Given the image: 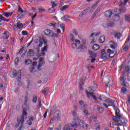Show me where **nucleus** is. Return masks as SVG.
<instances>
[{"label":"nucleus","mask_w":130,"mask_h":130,"mask_svg":"<svg viewBox=\"0 0 130 130\" xmlns=\"http://www.w3.org/2000/svg\"><path fill=\"white\" fill-rule=\"evenodd\" d=\"M105 103L108 105V106H112L115 101L114 100L110 99H108L105 101Z\"/></svg>","instance_id":"10"},{"label":"nucleus","mask_w":130,"mask_h":130,"mask_svg":"<svg viewBox=\"0 0 130 130\" xmlns=\"http://www.w3.org/2000/svg\"><path fill=\"white\" fill-rule=\"evenodd\" d=\"M47 112H48V110H46L45 113L44 114V118H46V116H47Z\"/></svg>","instance_id":"52"},{"label":"nucleus","mask_w":130,"mask_h":130,"mask_svg":"<svg viewBox=\"0 0 130 130\" xmlns=\"http://www.w3.org/2000/svg\"><path fill=\"white\" fill-rule=\"evenodd\" d=\"M121 92L122 93H125L126 92V88L125 87H122L121 88Z\"/></svg>","instance_id":"46"},{"label":"nucleus","mask_w":130,"mask_h":130,"mask_svg":"<svg viewBox=\"0 0 130 130\" xmlns=\"http://www.w3.org/2000/svg\"><path fill=\"white\" fill-rule=\"evenodd\" d=\"M114 37H115V38L119 39V38H120V37L121 36V34L120 32H116L114 34Z\"/></svg>","instance_id":"24"},{"label":"nucleus","mask_w":130,"mask_h":130,"mask_svg":"<svg viewBox=\"0 0 130 130\" xmlns=\"http://www.w3.org/2000/svg\"><path fill=\"white\" fill-rule=\"evenodd\" d=\"M83 113L85 114L86 116H88L89 115V112L87 110H84Z\"/></svg>","instance_id":"44"},{"label":"nucleus","mask_w":130,"mask_h":130,"mask_svg":"<svg viewBox=\"0 0 130 130\" xmlns=\"http://www.w3.org/2000/svg\"><path fill=\"white\" fill-rule=\"evenodd\" d=\"M82 44H81L77 48V50H78V52H82L84 51V50L87 49L86 47V40H82Z\"/></svg>","instance_id":"4"},{"label":"nucleus","mask_w":130,"mask_h":130,"mask_svg":"<svg viewBox=\"0 0 130 130\" xmlns=\"http://www.w3.org/2000/svg\"><path fill=\"white\" fill-rule=\"evenodd\" d=\"M24 99H25L24 104H27V103L28 102V97L25 96Z\"/></svg>","instance_id":"55"},{"label":"nucleus","mask_w":130,"mask_h":130,"mask_svg":"<svg viewBox=\"0 0 130 130\" xmlns=\"http://www.w3.org/2000/svg\"><path fill=\"white\" fill-rule=\"evenodd\" d=\"M19 17H20L19 18V19H22V18H24V17H25V15H24V14H20L19 15H18Z\"/></svg>","instance_id":"53"},{"label":"nucleus","mask_w":130,"mask_h":130,"mask_svg":"<svg viewBox=\"0 0 130 130\" xmlns=\"http://www.w3.org/2000/svg\"><path fill=\"white\" fill-rule=\"evenodd\" d=\"M98 12L95 11L93 14L92 15V16H91L92 19H94V18H95V17H96V15H98Z\"/></svg>","instance_id":"39"},{"label":"nucleus","mask_w":130,"mask_h":130,"mask_svg":"<svg viewBox=\"0 0 130 130\" xmlns=\"http://www.w3.org/2000/svg\"><path fill=\"white\" fill-rule=\"evenodd\" d=\"M125 21H126V22H129V20H130L129 15H126L125 16Z\"/></svg>","instance_id":"37"},{"label":"nucleus","mask_w":130,"mask_h":130,"mask_svg":"<svg viewBox=\"0 0 130 130\" xmlns=\"http://www.w3.org/2000/svg\"><path fill=\"white\" fill-rule=\"evenodd\" d=\"M86 93L88 98H90V95L91 96V92H87Z\"/></svg>","instance_id":"62"},{"label":"nucleus","mask_w":130,"mask_h":130,"mask_svg":"<svg viewBox=\"0 0 130 130\" xmlns=\"http://www.w3.org/2000/svg\"><path fill=\"white\" fill-rule=\"evenodd\" d=\"M79 104L80 105H83V104H84V102L83 101H79Z\"/></svg>","instance_id":"64"},{"label":"nucleus","mask_w":130,"mask_h":130,"mask_svg":"<svg viewBox=\"0 0 130 130\" xmlns=\"http://www.w3.org/2000/svg\"><path fill=\"white\" fill-rule=\"evenodd\" d=\"M4 16H5V17H7L8 18L9 17H11V16L13 15V12H11V13L5 12L4 13Z\"/></svg>","instance_id":"26"},{"label":"nucleus","mask_w":130,"mask_h":130,"mask_svg":"<svg viewBox=\"0 0 130 130\" xmlns=\"http://www.w3.org/2000/svg\"><path fill=\"white\" fill-rule=\"evenodd\" d=\"M54 119H55L56 118V119L57 120V121H59V119L60 118V117H59V114H55V113L54 114Z\"/></svg>","instance_id":"30"},{"label":"nucleus","mask_w":130,"mask_h":130,"mask_svg":"<svg viewBox=\"0 0 130 130\" xmlns=\"http://www.w3.org/2000/svg\"><path fill=\"white\" fill-rule=\"evenodd\" d=\"M84 83H85V77L82 76L80 79V82L79 83V88L80 90L83 91L84 88H83V85H84Z\"/></svg>","instance_id":"8"},{"label":"nucleus","mask_w":130,"mask_h":130,"mask_svg":"<svg viewBox=\"0 0 130 130\" xmlns=\"http://www.w3.org/2000/svg\"><path fill=\"white\" fill-rule=\"evenodd\" d=\"M105 41V37L104 36H102L99 39L100 43H103Z\"/></svg>","instance_id":"22"},{"label":"nucleus","mask_w":130,"mask_h":130,"mask_svg":"<svg viewBox=\"0 0 130 130\" xmlns=\"http://www.w3.org/2000/svg\"><path fill=\"white\" fill-rule=\"evenodd\" d=\"M70 38L71 40L73 41V42H75L77 43V44H80L81 43V41L79 40H75V36L73 34H70Z\"/></svg>","instance_id":"12"},{"label":"nucleus","mask_w":130,"mask_h":130,"mask_svg":"<svg viewBox=\"0 0 130 130\" xmlns=\"http://www.w3.org/2000/svg\"><path fill=\"white\" fill-rule=\"evenodd\" d=\"M60 26L61 28H62L63 32H64V25L63 24H61L60 25Z\"/></svg>","instance_id":"56"},{"label":"nucleus","mask_w":130,"mask_h":130,"mask_svg":"<svg viewBox=\"0 0 130 130\" xmlns=\"http://www.w3.org/2000/svg\"><path fill=\"white\" fill-rule=\"evenodd\" d=\"M128 1L129 0H125L124 2L123 3V2L120 1V4H119V7L120 8H123L124 7V6H125V5H126V4L127 3V2H128Z\"/></svg>","instance_id":"18"},{"label":"nucleus","mask_w":130,"mask_h":130,"mask_svg":"<svg viewBox=\"0 0 130 130\" xmlns=\"http://www.w3.org/2000/svg\"><path fill=\"white\" fill-rule=\"evenodd\" d=\"M29 71L30 73H36V70H35V67L34 66H31L29 68Z\"/></svg>","instance_id":"25"},{"label":"nucleus","mask_w":130,"mask_h":130,"mask_svg":"<svg viewBox=\"0 0 130 130\" xmlns=\"http://www.w3.org/2000/svg\"><path fill=\"white\" fill-rule=\"evenodd\" d=\"M122 85L124 86V87H128V83H125L124 81L122 83Z\"/></svg>","instance_id":"49"},{"label":"nucleus","mask_w":130,"mask_h":130,"mask_svg":"<svg viewBox=\"0 0 130 130\" xmlns=\"http://www.w3.org/2000/svg\"><path fill=\"white\" fill-rule=\"evenodd\" d=\"M91 97H92L93 100L97 101V98L94 95V92H91Z\"/></svg>","instance_id":"35"},{"label":"nucleus","mask_w":130,"mask_h":130,"mask_svg":"<svg viewBox=\"0 0 130 130\" xmlns=\"http://www.w3.org/2000/svg\"><path fill=\"white\" fill-rule=\"evenodd\" d=\"M12 74L13 76V78L17 76L18 85L21 86L22 85V82H21V70H19L17 73V71L13 69L12 72Z\"/></svg>","instance_id":"3"},{"label":"nucleus","mask_w":130,"mask_h":130,"mask_svg":"<svg viewBox=\"0 0 130 130\" xmlns=\"http://www.w3.org/2000/svg\"><path fill=\"white\" fill-rule=\"evenodd\" d=\"M48 91H49V88L48 87H46L44 90H42V93L44 95H47L46 93H48Z\"/></svg>","instance_id":"21"},{"label":"nucleus","mask_w":130,"mask_h":130,"mask_svg":"<svg viewBox=\"0 0 130 130\" xmlns=\"http://www.w3.org/2000/svg\"><path fill=\"white\" fill-rule=\"evenodd\" d=\"M2 21H6V18L3 15L0 14V23L2 22Z\"/></svg>","instance_id":"38"},{"label":"nucleus","mask_w":130,"mask_h":130,"mask_svg":"<svg viewBox=\"0 0 130 130\" xmlns=\"http://www.w3.org/2000/svg\"><path fill=\"white\" fill-rule=\"evenodd\" d=\"M98 5V2H96L92 7V9H95V8Z\"/></svg>","instance_id":"57"},{"label":"nucleus","mask_w":130,"mask_h":130,"mask_svg":"<svg viewBox=\"0 0 130 130\" xmlns=\"http://www.w3.org/2000/svg\"><path fill=\"white\" fill-rule=\"evenodd\" d=\"M111 43H113V45H110V47L113 49H115L117 48V43L113 42L112 41H110Z\"/></svg>","instance_id":"16"},{"label":"nucleus","mask_w":130,"mask_h":130,"mask_svg":"<svg viewBox=\"0 0 130 130\" xmlns=\"http://www.w3.org/2000/svg\"><path fill=\"white\" fill-rule=\"evenodd\" d=\"M103 105H104V106L106 108H108V105L106 104L105 103H104L103 104Z\"/></svg>","instance_id":"60"},{"label":"nucleus","mask_w":130,"mask_h":130,"mask_svg":"<svg viewBox=\"0 0 130 130\" xmlns=\"http://www.w3.org/2000/svg\"><path fill=\"white\" fill-rule=\"evenodd\" d=\"M69 5H65L60 8V11H65V10H67L68 8H69Z\"/></svg>","instance_id":"32"},{"label":"nucleus","mask_w":130,"mask_h":130,"mask_svg":"<svg viewBox=\"0 0 130 130\" xmlns=\"http://www.w3.org/2000/svg\"><path fill=\"white\" fill-rule=\"evenodd\" d=\"M128 45H125L123 46V50H124V51H126V50H127L128 49Z\"/></svg>","instance_id":"34"},{"label":"nucleus","mask_w":130,"mask_h":130,"mask_svg":"<svg viewBox=\"0 0 130 130\" xmlns=\"http://www.w3.org/2000/svg\"><path fill=\"white\" fill-rule=\"evenodd\" d=\"M45 59V58H44V57H40V59H39V62L40 63H41L43 64H44L45 63V61H43Z\"/></svg>","instance_id":"31"},{"label":"nucleus","mask_w":130,"mask_h":130,"mask_svg":"<svg viewBox=\"0 0 130 130\" xmlns=\"http://www.w3.org/2000/svg\"><path fill=\"white\" fill-rule=\"evenodd\" d=\"M112 15V11L111 10H109L105 12V16L107 18H110Z\"/></svg>","instance_id":"14"},{"label":"nucleus","mask_w":130,"mask_h":130,"mask_svg":"<svg viewBox=\"0 0 130 130\" xmlns=\"http://www.w3.org/2000/svg\"><path fill=\"white\" fill-rule=\"evenodd\" d=\"M18 12H21V13H24L23 9L21 8V6H19Z\"/></svg>","instance_id":"51"},{"label":"nucleus","mask_w":130,"mask_h":130,"mask_svg":"<svg viewBox=\"0 0 130 130\" xmlns=\"http://www.w3.org/2000/svg\"><path fill=\"white\" fill-rule=\"evenodd\" d=\"M89 58H94L97 56V53H94L93 51H89Z\"/></svg>","instance_id":"15"},{"label":"nucleus","mask_w":130,"mask_h":130,"mask_svg":"<svg viewBox=\"0 0 130 130\" xmlns=\"http://www.w3.org/2000/svg\"><path fill=\"white\" fill-rule=\"evenodd\" d=\"M92 48L93 50H99L100 48V46L97 44H95L93 45Z\"/></svg>","instance_id":"19"},{"label":"nucleus","mask_w":130,"mask_h":130,"mask_svg":"<svg viewBox=\"0 0 130 130\" xmlns=\"http://www.w3.org/2000/svg\"><path fill=\"white\" fill-rule=\"evenodd\" d=\"M37 101V96H34L32 99V102H34V103H36Z\"/></svg>","instance_id":"43"},{"label":"nucleus","mask_w":130,"mask_h":130,"mask_svg":"<svg viewBox=\"0 0 130 130\" xmlns=\"http://www.w3.org/2000/svg\"><path fill=\"white\" fill-rule=\"evenodd\" d=\"M51 34L52 35H51L50 36L51 37H55L56 36V34L55 33L52 32Z\"/></svg>","instance_id":"59"},{"label":"nucleus","mask_w":130,"mask_h":130,"mask_svg":"<svg viewBox=\"0 0 130 130\" xmlns=\"http://www.w3.org/2000/svg\"><path fill=\"white\" fill-rule=\"evenodd\" d=\"M28 110H29V104H24V107L23 108L22 112V113H23V115H27V111H28Z\"/></svg>","instance_id":"11"},{"label":"nucleus","mask_w":130,"mask_h":130,"mask_svg":"<svg viewBox=\"0 0 130 130\" xmlns=\"http://www.w3.org/2000/svg\"><path fill=\"white\" fill-rule=\"evenodd\" d=\"M19 62V58L18 57H17L15 60V63L17 64Z\"/></svg>","instance_id":"54"},{"label":"nucleus","mask_w":130,"mask_h":130,"mask_svg":"<svg viewBox=\"0 0 130 130\" xmlns=\"http://www.w3.org/2000/svg\"><path fill=\"white\" fill-rule=\"evenodd\" d=\"M101 58L102 59H108L107 54L105 52V49H102L101 51Z\"/></svg>","instance_id":"7"},{"label":"nucleus","mask_w":130,"mask_h":130,"mask_svg":"<svg viewBox=\"0 0 130 130\" xmlns=\"http://www.w3.org/2000/svg\"><path fill=\"white\" fill-rule=\"evenodd\" d=\"M56 25V23H50L49 24V26H52L53 27H55V25Z\"/></svg>","instance_id":"50"},{"label":"nucleus","mask_w":130,"mask_h":130,"mask_svg":"<svg viewBox=\"0 0 130 130\" xmlns=\"http://www.w3.org/2000/svg\"><path fill=\"white\" fill-rule=\"evenodd\" d=\"M70 18V16L68 15H65L63 17H62L61 19L63 20V21H68V18Z\"/></svg>","instance_id":"36"},{"label":"nucleus","mask_w":130,"mask_h":130,"mask_svg":"<svg viewBox=\"0 0 130 130\" xmlns=\"http://www.w3.org/2000/svg\"><path fill=\"white\" fill-rule=\"evenodd\" d=\"M16 26L18 29H21V28H23V27H24V25L21 23V22L20 21L17 22Z\"/></svg>","instance_id":"23"},{"label":"nucleus","mask_w":130,"mask_h":130,"mask_svg":"<svg viewBox=\"0 0 130 130\" xmlns=\"http://www.w3.org/2000/svg\"><path fill=\"white\" fill-rule=\"evenodd\" d=\"M27 124H28V125H31L32 122H31L30 121H27Z\"/></svg>","instance_id":"63"},{"label":"nucleus","mask_w":130,"mask_h":130,"mask_svg":"<svg viewBox=\"0 0 130 130\" xmlns=\"http://www.w3.org/2000/svg\"><path fill=\"white\" fill-rule=\"evenodd\" d=\"M43 43L45 46L42 50V56H44V55H45V52H44L47 51V48H48V46H47V40L40 37L39 44L38 45V47H42V45H43Z\"/></svg>","instance_id":"2"},{"label":"nucleus","mask_w":130,"mask_h":130,"mask_svg":"<svg viewBox=\"0 0 130 130\" xmlns=\"http://www.w3.org/2000/svg\"><path fill=\"white\" fill-rule=\"evenodd\" d=\"M27 118V115H24L23 113H22V115L20 119V122H21V124L23 125L24 122H25V119Z\"/></svg>","instance_id":"13"},{"label":"nucleus","mask_w":130,"mask_h":130,"mask_svg":"<svg viewBox=\"0 0 130 130\" xmlns=\"http://www.w3.org/2000/svg\"><path fill=\"white\" fill-rule=\"evenodd\" d=\"M28 53L29 54H33V53H34V50L31 49H29Z\"/></svg>","instance_id":"45"},{"label":"nucleus","mask_w":130,"mask_h":130,"mask_svg":"<svg viewBox=\"0 0 130 130\" xmlns=\"http://www.w3.org/2000/svg\"><path fill=\"white\" fill-rule=\"evenodd\" d=\"M128 42H129V36L128 37L127 39L125 41L124 45H126L127 43H128Z\"/></svg>","instance_id":"42"},{"label":"nucleus","mask_w":130,"mask_h":130,"mask_svg":"<svg viewBox=\"0 0 130 130\" xmlns=\"http://www.w3.org/2000/svg\"><path fill=\"white\" fill-rule=\"evenodd\" d=\"M130 105V95H128V103H127V110L128 112H130L129 105Z\"/></svg>","instance_id":"20"},{"label":"nucleus","mask_w":130,"mask_h":130,"mask_svg":"<svg viewBox=\"0 0 130 130\" xmlns=\"http://www.w3.org/2000/svg\"><path fill=\"white\" fill-rule=\"evenodd\" d=\"M32 63V60L28 59L25 61V64H31Z\"/></svg>","instance_id":"27"},{"label":"nucleus","mask_w":130,"mask_h":130,"mask_svg":"<svg viewBox=\"0 0 130 130\" xmlns=\"http://www.w3.org/2000/svg\"><path fill=\"white\" fill-rule=\"evenodd\" d=\"M73 116L75 117L74 118V123H71V126L74 128H77L78 126L80 127H83L85 128V122L82 119H80L79 117L77 116V113L75 111L73 112Z\"/></svg>","instance_id":"1"},{"label":"nucleus","mask_w":130,"mask_h":130,"mask_svg":"<svg viewBox=\"0 0 130 130\" xmlns=\"http://www.w3.org/2000/svg\"><path fill=\"white\" fill-rule=\"evenodd\" d=\"M120 81H121V82H123V83L124 82V76H120Z\"/></svg>","instance_id":"47"},{"label":"nucleus","mask_w":130,"mask_h":130,"mask_svg":"<svg viewBox=\"0 0 130 130\" xmlns=\"http://www.w3.org/2000/svg\"><path fill=\"white\" fill-rule=\"evenodd\" d=\"M92 59H91V62L93 63V62H95V60H96V58H91Z\"/></svg>","instance_id":"61"},{"label":"nucleus","mask_w":130,"mask_h":130,"mask_svg":"<svg viewBox=\"0 0 130 130\" xmlns=\"http://www.w3.org/2000/svg\"><path fill=\"white\" fill-rule=\"evenodd\" d=\"M45 9H44L43 8L39 9V13H42V12H45Z\"/></svg>","instance_id":"58"},{"label":"nucleus","mask_w":130,"mask_h":130,"mask_svg":"<svg viewBox=\"0 0 130 130\" xmlns=\"http://www.w3.org/2000/svg\"><path fill=\"white\" fill-rule=\"evenodd\" d=\"M21 33H22V35H23V36L28 35V32H27L26 30H23Z\"/></svg>","instance_id":"40"},{"label":"nucleus","mask_w":130,"mask_h":130,"mask_svg":"<svg viewBox=\"0 0 130 130\" xmlns=\"http://www.w3.org/2000/svg\"><path fill=\"white\" fill-rule=\"evenodd\" d=\"M57 1H56L55 2H51V4L52 5V8L53 9L54 8H55V7H56L57 6Z\"/></svg>","instance_id":"28"},{"label":"nucleus","mask_w":130,"mask_h":130,"mask_svg":"<svg viewBox=\"0 0 130 130\" xmlns=\"http://www.w3.org/2000/svg\"><path fill=\"white\" fill-rule=\"evenodd\" d=\"M118 120H119L118 122L120 121V122L122 123L121 124L120 123H118L115 124V125H117L118 126H121L122 125H123V126L125 125V124L126 123V122H127L126 119L123 118L122 115L120 116V118H118Z\"/></svg>","instance_id":"5"},{"label":"nucleus","mask_w":130,"mask_h":130,"mask_svg":"<svg viewBox=\"0 0 130 130\" xmlns=\"http://www.w3.org/2000/svg\"><path fill=\"white\" fill-rule=\"evenodd\" d=\"M72 48H77V43H73L72 44Z\"/></svg>","instance_id":"48"},{"label":"nucleus","mask_w":130,"mask_h":130,"mask_svg":"<svg viewBox=\"0 0 130 130\" xmlns=\"http://www.w3.org/2000/svg\"><path fill=\"white\" fill-rule=\"evenodd\" d=\"M107 53H109L108 55V57L110 58H113V57H114V56H115V54H116V52L114 53L113 51L111 50L110 49L107 50Z\"/></svg>","instance_id":"9"},{"label":"nucleus","mask_w":130,"mask_h":130,"mask_svg":"<svg viewBox=\"0 0 130 130\" xmlns=\"http://www.w3.org/2000/svg\"><path fill=\"white\" fill-rule=\"evenodd\" d=\"M107 26H108V27H114V26H115V24H114V23L112 22H110L107 23Z\"/></svg>","instance_id":"29"},{"label":"nucleus","mask_w":130,"mask_h":130,"mask_svg":"<svg viewBox=\"0 0 130 130\" xmlns=\"http://www.w3.org/2000/svg\"><path fill=\"white\" fill-rule=\"evenodd\" d=\"M98 110L100 113H102L103 112V108L100 106H98Z\"/></svg>","instance_id":"33"},{"label":"nucleus","mask_w":130,"mask_h":130,"mask_svg":"<svg viewBox=\"0 0 130 130\" xmlns=\"http://www.w3.org/2000/svg\"><path fill=\"white\" fill-rule=\"evenodd\" d=\"M119 109H117L115 111V114L116 116H114L113 117V120L114 121V122H118V118H120V116H121V115L119 114Z\"/></svg>","instance_id":"6"},{"label":"nucleus","mask_w":130,"mask_h":130,"mask_svg":"<svg viewBox=\"0 0 130 130\" xmlns=\"http://www.w3.org/2000/svg\"><path fill=\"white\" fill-rule=\"evenodd\" d=\"M125 71L127 73H128L129 74V66H126L125 67Z\"/></svg>","instance_id":"41"},{"label":"nucleus","mask_w":130,"mask_h":130,"mask_svg":"<svg viewBox=\"0 0 130 130\" xmlns=\"http://www.w3.org/2000/svg\"><path fill=\"white\" fill-rule=\"evenodd\" d=\"M44 32L45 33V35H47V36L50 37L51 34L52 33V31H51V30L46 29L44 30Z\"/></svg>","instance_id":"17"}]
</instances>
